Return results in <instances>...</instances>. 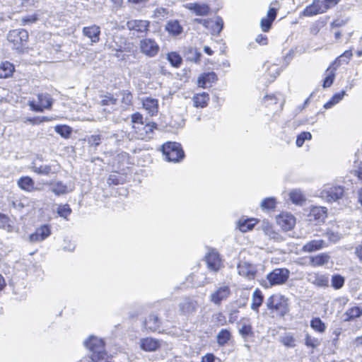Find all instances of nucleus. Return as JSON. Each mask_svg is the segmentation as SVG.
<instances>
[{
    "mask_svg": "<svg viewBox=\"0 0 362 362\" xmlns=\"http://www.w3.org/2000/svg\"><path fill=\"white\" fill-rule=\"evenodd\" d=\"M90 353L93 362H111L112 356L105 349V343L102 339L90 336L83 342Z\"/></svg>",
    "mask_w": 362,
    "mask_h": 362,
    "instance_id": "nucleus-1",
    "label": "nucleus"
},
{
    "mask_svg": "<svg viewBox=\"0 0 362 362\" xmlns=\"http://www.w3.org/2000/svg\"><path fill=\"white\" fill-rule=\"evenodd\" d=\"M266 305L268 310L276 312L280 317H284L289 312L288 298L280 294L269 297Z\"/></svg>",
    "mask_w": 362,
    "mask_h": 362,
    "instance_id": "nucleus-2",
    "label": "nucleus"
},
{
    "mask_svg": "<svg viewBox=\"0 0 362 362\" xmlns=\"http://www.w3.org/2000/svg\"><path fill=\"white\" fill-rule=\"evenodd\" d=\"M162 152L168 161L177 163L183 159L185 153L180 144L167 142L162 146Z\"/></svg>",
    "mask_w": 362,
    "mask_h": 362,
    "instance_id": "nucleus-3",
    "label": "nucleus"
},
{
    "mask_svg": "<svg viewBox=\"0 0 362 362\" xmlns=\"http://www.w3.org/2000/svg\"><path fill=\"white\" fill-rule=\"evenodd\" d=\"M7 40L12 43L13 48L21 52L28 40V33L25 29H15L10 30L7 35Z\"/></svg>",
    "mask_w": 362,
    "mask_h": 362,
    "instance_id": "nucleus-4",
    "label": "nucleus"
},
{
    "mask_svg": "<svg viewBox=\"0 0 362 362\" xmlns=\"http://www.w3.org/2000/svg\"><path fill=\"white\" fill-rule=\"evenodd\" d=\"M290 276V271L286 268H276L267 274V280L269 285L267 287H272L285 284Z\"/></svg>",
    "mask_w": 362,
    "mask_h": 362,
    "instance_id": "nucleus-5",
    "label": "nucleus"
},
{
    "mask_svg": "<svg viewBox=\"0 0 362 362\" xmlns=\"http://www.w3.org/2000/svg\"><path fill=\"white\" fill-rule=\"evenodd\" d=\"M344 192L342 186L327 185L321 192V197L329 202H336L343 197Z\"/></svg>",
    "mask_w": 362,
    "mask_h": 362,
    "instance_id": "nucleus-6",
    "label": "nucleus"
},
{
    "mask_svg": "<svg viewBox=\"0 0 362 362\" xmlns=\"http://www.w3.org/2000/svg\"><path fill=\"white\" fill-rule=\"evenodd\" d=\"M30 168L39 175L49 176L59 172V167L57 163L38 164L37 160L31 163Z\"/></svg>",
    "mask_w": 362,
    "mask_h": 362,
    "instance_id": "nucleus-7",
    "label": "nucleus"
},
{
    "mask_svg": "<svg viewBox=\"0 0 362 362\" xmlns=\"http://www.w3.org/2000/svg\"><path fill=\"white\" fill-rule=\"evenodd\" d=\"M141 52L149 57H153L158 54L160 47L157 42L150 38H146L140 41Z\"/></svg>",
    "mask_w": 362,
    "mask_h": 362,
    "instance_id": "nucleus-8",
    "label": "nucleus"
},
{
    "mask_svg": "<svg viewBox=\"0 0 362 362\" xmlns=\"http://www.w3.org/2000/svg\"><path fill=\"white\" fill-rule=\"evenodd\" d=\"M178 306L181 315L190 316L196 313L199 304L193 298H185L179 303Z\"/></svg>",
    "mask_w": 362,
    "mask_h": 362,
    "instance_id": "nucleus-9",
    "label": "nucleus"
},
{
    "mask_svg": "<svg viewBox=\"0 0 362 362\" xmlns=\"http://www.w3.org/2000/svg\"><path fill=\"white\" fill-rule=\"evenodd\" d=\"M144 327L146 330L158 333L163 332L162 322L158 315L155 313L149 314L144 320Z\"/></svg>",
    "mask_w": 362,
    "mask_h": 362,
    "instance_id": "nucleus-10",
    "label": "nucleus"
},
{
    "mask_svg": "<svg viewBox=\"0 0 362 362\" xmlns=\"http://www.w3.org/2000/svg\"><path fill=\"white\" fill-rule=\"evenodd\" d=\"M38 104L34 102L30 103V106L33 110L36 112H42L43 109H49L52 101L50 95L47 93H40L37 95Z\"/></svg>",
    "mask_w": 362,
    "mask_h": 362,
    "instance_id": "nucleus-11",
    "label": "nucleus"
},
{
    "mask_svg": "<svg viewBox=\"0 0 362 362\" xmlns=\"http://www.w3.org/2000/svg\"><path fill=\"white\" fill-rule=\"evenodd\" d=\"M230 293V288L228 286H221L211 294L210 300L216 305H219L222 300H226Z\"/></svg>",
    "mask_w": 362,
    "mask_h": 362,
    "instance_id": "nucleus-12",
    "label": "nucleus"
},
{
    "mask_svg": "<svg viewBox=\"0 0 362 362\" xmlns=\"http://www.w3.org/2000/svg\"><path fill=\"white\" fill-rule=\"evenodd\" d=\"M237 269L239 275L248 279H254L257 272L255 266L246 261H240Z\"/></svg>",
    "mask_w": 362,
    "mask_h": 362,
    "instance_id": "nucleus-13",
    "label": "nucleus"
},
{
    "mask_svg": "<svg viewBox=\"0 0 362 362\" xmlns=\"http://www.w3.org/2000/svg\"><path fill=\"white\" fill-rule=\"evenodd\" d=\"M307 281L317 287L325 288L329 285V278L327 275L312 272L307 276Z\"/></svg>",
    "mask_w": 362,
    "mask_h": 362,
    "instance_id": "nucleus-14",
    "label": "nucleus"
},
{
    "mask_svg": "<svg viewBox=\"0 0 362 362\" xmlns=\"http://www.w3.org/2000/svg\"><path fill=\"white\" fill-rule=\"evenodd\" d=\"M325 8L322 3V0H313V3L307 6L302 12L303 16L310 17L317 14L325 13Z\"/></svg>",
    "mask_w": 362,
    "mask_h": 362,
    "instance_id": "nucleus-15",
    "label": "nucleus"
},
{
    "mask_svg": "<svg viewBox=\"0 0 362 362\" xmlns=\"http://www.w3.org/2000/svg\"><path fill=\"white\" fill-rule=\"evenodd\" d=\"M208 269L212 272H218L223 266L218 252L212 250L206 257Z\"/></svg>",
    "mask_w": 362,
    "mask_h": 362,
    "instance_id": "nucleus-16",
    "label": "nucleus"
},
{
    "mask_svg": "<svg viewBox=\"0 0 362 362\" xmlns=\"http://www.w3.org/2000/svg\"><path fill=\"white\" fill-rule=\"evenodd\" d=\"M51 235L49 226L45 224L37 228L34 233L29 236L30 241L32 243L40 242L45 240Z\"/></svg>",
    "mask_w": 362,
    "mask_h": 362,
    "instance_id": "nucleus-17",
    "label": "nucleus"
},
{
    "mask_svg": "<svg viewBox=\"0 0 362 362\" xmlns=\"http://www.w3.org/2000/svg\"><path fill=\"white\" fill-rule=\"evenodd\" d=\"M277 223L284 230L288 231L295 226L296 218L289 213L282 214L278 216Z\"/></svg>",
    "mask_w": 362,
    "mask_h": 362,
    "instance_id": "nucleus-18",
    "label": "nucleus"
},
{
    "mask_svg": "<svg viewBox=\"0 0 362 362\" xmlns=\"http://www.w3.org/2000/svg\"><path fill=\"white\" fill-rule=\"evenodd\" d=\"M328 246V244L322 239L312 240L305 243L301 250L303 252H313L322 250Z\"/></svg>",
    "mask_w": 362,
    "mask_h": 362,
    "instance_id": "nucleus-19",
    "label": "nucleus"
},
{
    "mask_svg": "<svg viewBox=\"0 0 362 362\" xmlns=\"http://www.w3.org/2000/svg\"><path fill=\"white\" fill-rule=\"evenodd\" d=\"M223 27V21L220 16L207 19L205 26L213 35H218L222 30Z\"/></svg>",
    "mask_w": 362,
    "mask_h": 362,
    "instance_id": "nucleus-20",
    "label": "nucleus"
},
{
    "mask_svg": "<svg viewBox=\"0 0 362 362\" xmlns=\"http://www.w3.org/2000/svg\"><path fill=\"white\" fill-rule=\"evenodd\" d=\"M83 35L90 40L92 44L97 43L100 40V28L96 25L84 27Z\"/></svg>",
    "mask_w": 362,
    "mask_h": 362,
    "instance_id": "nucleus-21",
    "label": "nucleus"
},
{
    "mask_svg": "<svg viewBox=\"0 0 362 362\" xmlns=\"http://www.w3.org/2000/svg\"><path fill=\"white\" fill-rule=\"evenodd\" d=\"M160 346V341L152 337L143 338L140 340V347L145 351H155Z\"/></svg>",
    "mask_w": 362,
    "mask_h": 362,
    "instance_id": "nucleus-22",
    "label": "nucleus"
},
{
    "mask_svg": "<svg viewBox=\"0 0 362 362\" xmlns=\"http://www.w3.org/2000/svg\"><path fill=\"white\" fill-rule=\"evenodd\" d=\"M184 6L189 11H193L197 16H206L209 13V6L207 4L198 3H187Z\"/></svg>",
    "mask_w": 362,
    "mask_h": 362,
    "instance_id": "nucleus-23",
    "label": "nucleus"
},
{
    "mask_svg": "<svg viewBox=\"0 0 362 362\" xmlns=\"http://www.w3.org/2000/svg\"><path fill=\"white\" fill-rule=\"evenodd\" d=\"M127 25L131 30L144 33L148 30L149 22L143 20H131L127 22Z\"/></svg>",
    "mask_w": 362,
    "mask_h": 362,
    "instance_id": "nucleus-24",
    "label": "nucleus"
},
{
    "mask_svg": "<svg viewBox=\"0 0 362 362\" xmlns=\"http://www.w3.org/2000/svg\"><path fill=\"white\" fill-rule=\"evenodd\" d=\"M309 216L310 220L313 218L317 223H322L327 217V209L322 206H313L310 209Z\"/></svg>",
    "mask_w": 362,
    "mask_h": 362,
    "instance_id": "nucleus-25",
    "label": "nucleus"
},
{
    "mask_svg": "<svg viewBox=\"0 0 362 362\" xmlns=\"http://www.w3.org/2000/svg\"><path fill=\"white\" fill-rule=\"evenodd\" d=\"M17 184L22 190L28 192H32L38 189L35 187L34 180L29 176H23L20 177L17 182Z\"/></svg>",
    "mask_w": 362,
    "mask_h": 362,
    "instance_id": "nucleus-26",
    "label": "nucleus"
},
{
    "mask_svg": "<svg viewBox=\"0 0 362 362\" xmlns=\"http://www.w3.org/2000/svg\"><path fill=\"white\" fill-rule=\"evenodd\" d=\"M143 107L151 116L158 113V102L157 99L152 98H146L143 100Z\"/></svg>",
    "mask_w": 362,
    "mask_h": 362,
    "instance_id": "nucleus-27",
    "label": "nucleus"
},
{
    "mask_svg": "<svg viewBox=\"0 0 362 362\" xmlns=\"http://www.w3.org/2000/svg\"><path fill=\"white\" fill-rule=\"evenodd\" d=\"M239 324L238 333L245 340L248 337L253 336L252 327L248 320L243 319Z\"/></svg>",
    "mask_w": 362,
    "mask_h": 362,
    "instance_id": "nucleus-28",
    "label": "nucleus"
},
{
    "mask_svg": "<svg viewBox=\"0 0 362 362\" xmlns=\"http://www.w3.org/2000/svg\"><path fill=\"white\" fill-rule=\"evenodd\" d=\"M217 79V76L214 72L205 73L198 78V85L202 88H205L207 83H214Z\"/></svg>",
    "mask_w": 362,
    "mask_h": 362,
    "instance_id": "nucleus-29",
    "label": "nucleus"
},
{
    "mask_svg": "<svg viewBox=\"0 0 362 362\" xmlns=\"http://www.w3.org/2000/svg\"><path fill=\"white\" fill-rule=\"evenodd\" d=\"M263 300L264 296L262 293V291L259 289L256 288L254 291L252 296V303L250 306L251 309L256 312H258L259 308L262 305L263 303Z\"/></svg>",
    "mask_w": 362,
    "mask_h": 362,
    "instance_id": "nucleus-30",
    "label": "nucleus"
},
{
    "mask_svg": "<svg viewBox=\"0 0 362 362\" xmlns=\"http://www.w3.org/2000/svg\"><path fill=\"white\" fill-rule=\"evenodd\" d=\"M165 30L172 35L177 36L182 33L183 28L179 21L172 20L167 23Z\"/></svg>",
    "mask_w": 362,
    "mask_h": 362,
    "instance_id": "nucleus-31",
    "label": "nucleus"
},
{
    "mask_svg": "<svg viewBox=\"0 0 362 362\" xmlns=\"http://www.w3.org/2000/svg\"><path fill=\"white\" fill-rule=\"evenodd\" d=\"M279 341L286 348H294L296 346V340L291 332L284 333L279 337Z\"/></svg>",
    "mask_w": 362,
    "mask_h": 362,
    "instance_id": "nucleus-32",
    "label": "nucleus"
},
{
    "mask_svg": "<svg viewBox=\"0 0 362 362\" xmlns=\"http://www.w3.org/2000/svg\"><path fill=\"white\" fill-rule=\"evenodd\" d=\"M192 100L195 107L203 108L208 105L209 95L205 92L197 93L194 95Z\"/></svg>",
    "mask_w": 362,
    "mask_h": 362,
    "instance_id": "nucleus-33",
    "label": "nucleus"
},
{
    "mask_svg": "<svg viewBox=\"0 0 362 362\" xmlns=\"http://www.w3.org/2000/svg\"><path fill=\"white\" fill-rule=\"evenodd\" d=\"M329 258L330 257L327 253H321L311 257L310 262L313 267H320L327 264L329 262Z\"/></svg>",
    "mask_w": 362,
    "mask_h": 362,
    "instance_id": "nucleus-34",
    "label": "nucleus"
},
{
    "mask_svg": "<svg viewBox=\"0 0 362 362\" xmlns=\"http://www.w3.org/2000/svg\"><path fill=\"white\" fill-rule=\"evenodd\" d=\"M232 337L230 330L222 329L219 331L216 337V341L219 346H225Z\"/></svg>",
    "mask_w": 362,
    "mask_h": 362,
    "instance_id": "nucleus-35",
    "label": "nucleus"
},
{
    "mask_svg": "<svg viewBox=\"0 0 362 362\" xmlns=\"http://www.w3.org/2000/svg\"><path fill=\"white\" fill-rule=\"evenodd\" d=\"M14 71L13 65L8 62H2L0 64V78H5L11 76Z\"/></svg>",
    "mask_w": 362,
    "mask_h": 362,
    "instance_id": "nucleus-36",
    "label": "nucleus"
},
{
    "mask_svg": "<svg viewBox=\"0 0 362 362\" xmlns=\"http://www.w3.org/2000/svg\"><path fill=\"white\" fill-rule=\"evenodd\" d=\"M362 315V309L358 306L348 309L344 313V320L350 321Z\"/></svg>",
    "mask_w": 362,
    "mask_h": 362,
    "instance_id": "nucleus-37",
    "label": "nucleus"
},
{
    "mask_svg": "<svg viewBox=\"0 0 362 362\" xmlns=\"http://www.w3.org/2000/svg\"><path fill=\"white\" fill-rule=\"evenodd\" d=\"M257 221L255 219H240L238 221V228L243 233H246L253 228Z\"/></svg>",
    "mask_w": 362,
    "mask_h": 362,
    "instance_id": "nucleus-38",
    "label": "nucleus"
},
{
    "mask_svg": "<svg viewBox=\"0 0 362 362\" xmlns=\"http://www.w3.org/2000/svg\"><path fill=\"white\" fill-rule=\"evenodd\" d=\"M50 184L52 185L51 191L57 196L65 194L68 192L67 186L61 181Z\"/></svg>",
    "mask_w": 362,
    "mask_h": 362,
    "instance_id": "nucleus-39",
    "label": "nucleus"
},
{
    "mask_svg": "<svg viewBox=\"0 0 362 362\" xmlns=\"http://www.w3.org/2000/svg\"><path fill=\"white\" fill-rule=\"evenodd\" d=\"M290 199L296 204L302 205L305 201L304 194L300 189H293L289 194Z\"/></svg>",
    "mask_w": 362,
    "mask_h": 362,
    "instance_id": "nucleus-40",
    "label": "nucleus"
},
{
    "mask_svg": "<svg viewBox=\"0 0 362 362\" xmlns=\"http://www.w3.org/2000/svg\"><path fill=\"white\" fill-rule=\"evenodd\" d=\"M344 95H345L344 90H342L339 93H335L331 98V99L324 105V107L325 109H329V108L332 107L334 105L337 104L339 101H341L343 99Z\"/></svg>",
    "mask_w": 362,
    "mask_h": 362,
    "instance_id": "nucleus-41",
    "label": "nucleus"
},
{
    "mask_svg": "<svg viewBox=\"0 0 362 362\" xmlns=\"http://www.w3.org/2000/svg\"><path fill=\"white\" fill-rule=\"evenodd\" d=\"M71 209L69 205L67 204H59L57 206L56 212L60 216L64 218L66 220H68V217L71 214Z\"/></svg>",
    "mask_w": 362,
    "mask_h": 362,
    "instance_id": "nucleus-42",
    "label": "nucleus"
},
{
    "mask_svg": "<svg viewBox=\"0 0 362 362\" xmlns=\"http://www.w3.org/2000/svg\"><path fill=\"white\" fill-rule=\"evenodd\" d=\"M310 327L320 333L324 332L326 329L325 324L319 317H315L310 321Z\"/></svg>",
    "mask_w": 362,
    "mask_h": 362,
    "instance_id": "nucleus-43",
    "label": "nucleus"
},
{
    "mask_svg": "<svg viewBox=\"0 0 362 362\" xmlns=\"http://www.w3.org/2000/svg\"><path fill=\"white\" fill-rule=\"evenodd\" d=\"M55 132L62 137L67 139L71 134V128L67 125H57L54 127Z\"/></svg>",
    "mask_w": 362,
    "mask_h": 362,
    "instance_id": "nucleus-44",
    "label": "nucleus"
},
{
    "mask_svg": "<svg viewBox=\"0 0 362 362\" xmlns=\"http://www.w3.org/2000/svg\"><path fill=\"white\" fill-rule=\"evenodd\" d=\"M9 218L4 214H0V228L11 233L13 231V226L9 223Z\"/></svg>",
    "mask_w": 362,
    "mask_h": 362,
    "instance_id": "nucleus-45",
    "label": "nucleus"
},
{
    "mask_svg": "<svg viewBox=\"0 0 362 362\" xmlns=\"http://www.w3.org/2000/svg\"><path fill=\"white\" fill-rule=\"evenodd\" d=\"M102 139L103 138L101 135L93 134L87 136L86 140L87 141L88 144L90 147H93L95 149L96 147L100 144Z\"/></svg>",
    "mask_w": 362,
    "mask_h": 362,
    "instance_id": "nucleus-46",
    "label": "nucleus"
},
{
    "mask_svg": "<svg viewBox=\"0 0 362 362\" xmlns=\"http://www.w3.org/2000/svg\"><path fill=\"white\" fill-rule=\"evenodd\" d=\"M332 286L335 289L341 288L344 284V278L339 274H335L332 276L331 279Z\"/></svg>",
    "mask_w": 362,
    "mask_h": 362,
    "instance_id": "nucleus-47",
    "label": "nucleus"
},
{
    "mask_svg": "<svg viewBox=\"0 0 362 362\" xmlns=\"http://www.w3.org/2000/svg\"><path fill=\"white\" fill-rule=\"evenodd\" d=\"M312 139V134L308 132H303L298 135L296 139V146L301 147L305 141H309Z\"/></svg>",
    "mask_w": 362,
    "mask_h": 362,
    "instance_id": "nucleus-48",
    "label": "nucleus"
},
{
    "mask_svg": "<svg viewBox=\"0 0 362 362\" xmlns=\"http://www.w3.org/2000/svg\"><path fill=\"white\" fill-rule=\"evenodd\" d=\"M167 58H168V61L170 62V64L175 67L180 66L182 63L181 57L176 52L169 53L168 54Z\"/></svg>",
    "mask_w": 362,
    "mask_h": 362,
    "instance_id": "nucleus-49",
    "label": "nucleus"
},
{
    "mask_svg": "<svg viewBox=\"0 0 362 362\" xmlns=\"http://www.w3.org/2000/svg\"><path fill=\"white\" fill-rule=\"evenodd\" d=\"M305 344L308 347L315 349L320 344V341L318 339L310 336L309 334H306L305 337Z\"/></svg>",
    "mask_w": 362,
    "mask_h": 362,
    "instance_id": "nucleus-50",
    "label": "nucleus"
},
{
    "mask_svg": "<svg viewBox=\"0 0 362 362\" xmlns=\"http://www.w3.org/2000/svg\"><path fill=\"white\" fill-rule=\"evenodd\" d=\"M353 54L351 49L346 50L343 54H341L334 62V64L338 63V65L341 64V62L348 64L349 61L351 58Z\"/></svg>",
    "mask_w": 362,
    "mask_h": 362,
    "instance_id": "nucleus-51",
    "label": "nucleus"
},
{
    "mask_svg": "<svg viewBox=\"0 0 362 362\" xmlns=\"http://www.w3.org/2000/svg\"><path fill=\"white\" fill-rule=\"evenodd\" d=\"M276 206V200L274 197H268L262 200L261 207L263 209H273Z\"/></svg>",
    "mask_w": 362,
    "mask_h": 362,
    "instance_id": "nucleus-52",
    "label": "nucleus"
},
{
    "mask_svg": "<svg viewBox=\"0 0 362 362\" xmlns=\"http://www.w3.org/2000/svg\"><path fill=\"white\" fill-rule=\"evenodd\" d=\"M213 322L218 326H223L226 323L225 315L221 313H216L212 315Z\"/></svg>",
    "mask_w": 362,
    "mask_h": 362,
    "instance_id": "nucleus-53",
    "label": "nucleus"
},
{
    "mask_svg": "<svg viewBox=\"0 0 362 362\" xmlns=\"http://www.w3.org/2000/svg\"><path fill=\"white\" fill-rule=\"evenodd\" d=\"M117 98H114L111 94H108L105 95L104 98L100 102V105L101 106H106L110 105H116L117 104Z\"/></svg>",
    "mask_w": 362,
    "mask_h": 362,
    "instance_id": "nucleus-54",
    "label": "nucleus"
},
{
    "mask_svg": "<svg viewBox=\"0 0 362 362\" xmlns=\"http://www.w3.org/2000/svg\"><path fill=\"white\" fill-rule=\"evenodd\" d=\"M264 230L265 234L267 235H268L271 239H274L277 241H280L282 240V238L280 237V235L274 231L271 227H269V226L265 227Z\"/></svg>",
    "mask_w": 362,
    "mask_h": 362,
    "instance_id": "nucleus-55",
    "label": "nucleus"
},
{
    "mask_svg": "<svg viewBox=\"0 0 362 362\" xmlns=\"http://www.w3.org/2000/svg\"><path fill=\"white\" fill-rule=\"evenodd\" d=\"M281 71V68H279L276 64H272L270 66H269L267 69L268 74L274 78H275L277 76L279 75Z\"/></svg>",
    "mask_w": 362,
    "mask_h": 362,
    "instance_id": "nucleus-56",
    "label": "nucleus"
},
{
    "mask_svg": "<svg viewBox=\"0 0 362 362\" xmlns=\"http://www.w3.org/2000/svg\"><path fill=\"white\" fill-rule=\"evenodd\" d=\"M122 103L127 105H129L132 104L133 96L130 92L128 90H124L122 93Z\"/></svg>",
    "mask_w": 362,
    "mask_h": 362,
    "instance_id": "nucleus-57",
    "label": "nucleus"
},
{
    "mask_svg": "<svg viewBox=\"0 0 362 362\" xmlns=\"http://www.w3.org/2000/svg\"><path fill=\"white\" fill-rule=\"evenodd\" d=\"M339 2V0H322V5L325 7L324 8L325 12L336 6Z\"/></svg>",
    "mask_w": 362,
    "mask_h": 362,
    "instance_id": "nucleus-58",
    "label": "nucleus"
},
{
    "mask_svg": "<svg viewBox=\"0 0 362 362\" xmlns=\"http://www.w3.org/2000/svg\"><path fill=\"white\" fill-rule=\"evenodd\" d=\"M272 22L273 21L267 18H263L260 22L262 30L264 32H267L269 30Z\"/></svg>",
    "mask_w": 362,
    "mask_h": 362,
    "instance_id": "nucleus-59",
    "label": "nucleus"
},
{
    "mask_svg": "<svg viewBox=\"0 0 362 362\" xmlns=\"http://www.w3.org/2000/svg\"><path fill=\"white\" fill-rule=\"evenodd\" d=\"M154 129H156V124L154 122L148 123L143 127V130L146 136L153 133Z\"/></svg>",
    "mask_w": 362,
    "mask_h": 362,
    "instance_id": "nucleus-60",
    "label": "nucleus"
},
{
    "mask_svg": "<svg viewBox=\"0 0 362 362\" xmlns=\"http://www.w3.org/2000/svg\"><path fill=\"white\" fill-rule=\"evenodd\" d=\"M132 122L134 124L143 125V116L139 112L134 113L132 115Z\"/></svg>",
    "mask_w": 362,
    "mask_h": 362,
    "instance_id": "nucleus-61",
    "label": "nucleus"
},
{
    "mask_svg": "<svg viewBox=\"0 0 362 362\" xmlns=\"http://www.w3.org/2000/svg\"><path fill=\"white\" fill-rule=\"evenodd\" d=\"M326 235L327 237L328 238V239L332 242V243H336L337 241H338L340 238V236L338 233H334L333 231H327V233H326Z\"/></svg>",
    "mask_w": 362,
    "mask_h": 362,
    "instance_id": "nucleus-62",
    "label": "nucleus"
},
{
    "mask_svg": "<svg viewBox=\"0 0 362 362\" xmlns=\"http://www.w3.org/2000/svg\"><path fill=\"white\" fill-rule=\"evenodd\" d=\"M334 78V74L328 75L324 80L323 87L328 88V87L331 86V85L333 83Z\"/></svg>",
    "mask_w": 362,
    "mask_h": 362,
    "instance_id": "nucleus-63",
    "label": "nucleus"
},
{
    "mask_svg": "<svg viewBox=\"0 0 362 362\" xmlns=\"http://www.w3.org/2000/svg\"><path fill=\"white\" fill-rule=\"evenodd\" d=\"M215 356L213 354H206L202 358L201 362H214Z\"/></svg>",
    "mask_w": 362,
    "mask_h": 362,
    "instance_id": "nucleus-64",
    "label": "nucleus"
}]
</instances>
